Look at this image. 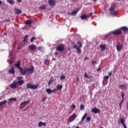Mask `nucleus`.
Wrapping results in <instances>:
<instances>
[{
    "mask_svg": "<svg viewBox=\"0 0 128 128\" xmlns=\"http://www.w3.org/2000/svg\"><path fill=\"white\" fill-rule=\"evenodd\" d=\"M14 66L18 70H19V72L22 76H26V72H28V74H32V72H34V66H31L30 68H20V61H17V62L14 64Z\"/></svg>",
    "mask_w": 128,
    "mask_h": 128,
    "instance_id": "f257e3e1",
    "label": "nucleus"
},
{
    "mask_svg": "<svg viewBox=\"0 0 128 128\" xmlns=\"http://www.w3.org/2000/svg\"><path fill=\"white\" fill-rule=\"evenodd\" d=\"M77 44H79V46H78V47H77L76 44H74L72 48L76 50L78 54H80L82 52L80 48L82 47V44L80 43V41L77 42Z\"/></svg>",
    "mask_w": 128,
    "mask_h": 128,
    "instance_id": "f03ea898",
    "label": "nucleus"
},
{
    "mask_svg": "<svg viewBox=\"0 0 128 128\" xmlns=\"http://www.w3.org/2000/svg\"><path fill=\"white\" fill-rule=\"evenodd\" d=\"M114 7L115 6L112 4L110 8V14L114 17L117 14L116 12L114 10Z\"/></svg>",
    "mask_w": 128,
    "mask_h": 128,
    "instance_id": "7ed1b4c3",
    "label": "nucleus"
},
{
    "mask_svg": "<svg viewBox=\"0 0 128 128\" xmlns=\"http://www.w3.org/2000/svg\"><path fill=\"white\" fill-rule=\"evenodd\" d=\"M38 86V84L36 85L30 82H29L26 84V88H30L31 90H36Z\"/></svg>",
    "mask_w": 128,
    "mask_h": 128,
    "instance_id": "20e7f679",
    "label": "nucleus"
},
{
    "mask_svg": "<svg viewBox=\"0 0 128 128\" xmlns=\"http://www.w3.org/2000/svg\"><path fill=\"white\" fill-rule=\"evenodd\" d=\"M28 102H30V100H28L27 101H24L23 102H22L20 104V108L21 110H22V108H24L28 104Z\"/></svg>",
    "mask_w": 128,
    "mask_h": 128,
    "instance_id": "39448f33",
    "label": "nucleus"
},
{
    "mask_svg": "<svg viewBox=\"0 0 128 128\" xmlns=\"http://www.w3.org/2000/svg\"><path fill=\"white\" fill-rule=\"evenodd\" d=\"M56 50L60 52L64 50V44H61L58 45V46L56 47Z\"/></svg>",
    "mask_w": 128,
    "mask_h": 128,
    "instance_id": "423d86ee",
    "label": "nucleus"
},
{
    "mask_svg": "<svg viewBox=\"0 0 128 128\" xmlns=\"http://www.w3.org/2000/svg\"><path fill=\"white\" fill-rule=\"evenodd\" d=\"M77 115L75 113H74L72 115L68 118V123L73 122V120L76 118Z\"/></svg>",
    "mask_w": 128,
    "mask_h": 128,
    "instance_id": "0eeeda50",
    "label": "nucleus"
},
{
    "mask_svg": "<svg viewBox=\"0 0 128 128\" xmlns=\"http://www.w3.org/2000/svg\"><path fill=\"white\" fill-rule=\"evenodd\" d=\"M122 33V32L120 30L116 29L115 30L112 32V34L114 36H118L121 34Z\"/></svg>",
    "mask_w": 128,
    "mask_h": 128,
    "instance_id": "6e6552de",
    "label": "nucleus"
},
{
    "mask_svg": "<svg viewBox=\"0 0 128 128\" xmlns=\"http://www.w3.org/2000/svg\"><path fill=\"white\" fill-rule=\"evenodd\" d=\"M17 83L16 80H14L10 84V88H17Z\"/></svg>",
    "mask_w": 128,
    "mask_h": 128,
    "instance_id": "1a4fd4ad",
    "label": "nucleus"
},
{
    "mask_svg": "<svg viewBox=\"0 0 128 128\" xmlns=\"http://www.w3.org/2000/svg\"><path fill=\"white\" fill-rule=\"evenodd\" d=\"M8 72L10 74H14L16 72V70H14V66H12L11 68L8 70Z\"/></svg>",
    "mask_w": 128,
    "mask_h": 128,
    "instance_id": "9d476101",
    "label": "nucleus"
},
{
    "mask_svg": "<svg viewBox=\"0 0 128 128\" xmlns=\"http://www.w3.org/2000/svg\"><path fill=\"white\" fill-rule=\"evenodd\" d=\"M28 48L32 52V50H34L36 48V46L34 44L30 45L28 46Z\"/></svg>",
    "mask_w": 128,
    "mask_h": 128,
    "instance_id": "9b49d317",
    "label": "nucleus"
},
{
    "mask_svg": "<svg viewBox=\"0 0 128 128\" xmlns=\"http://www.w3.org/2000/svg\"><path fill=\"white\" fill-rule=\"evenodd\" d=\"M56 0H48L49 5L54 6L56 5Z\"/></svg>",
    "mask_w": 128,
    "mask_h": 128,
    "instance_id": "f8f14e48",
    "label": "nucleus"
},
{
    "mask_svg": "<svg viewBox=\"0 0 128 128\" xmlns=\"http://www.w3.org/2000/svg\"><path fill=\"white\" fill-rule=\"evenodd\" d=\"M46 126V124L42 121L39 122L38 123V126L39 128H42V126Z\"/></svg>",
    "mask_w": 128,
    "mask_h": 128,
    "instance_id": "ddd939ff",
    "label": "nucleus"
},
{
    "mask_svg": "<svg viewBox=\"0 0 128 128\" xmlns=\"http://www.w3.org/2000/svg\"><path fill=\"white\" fill-rule=\"evenodd\" d=\"M100 112V109H98V108H94L92 109V112L94 114H98Z\"/></svg>",
    "mask_w": 128,
    "mask_h": 128,
    "instance_id": "4468645a",
    "label": "nucleus"
},
{
    "mask_svg": "<svg viewBox=\"0 0 128 128\" xmlns=\"http://www.w3.org/2000/svg\"><path fill=\"white\" fill-rule=\"evenodd\" d=\"M123 47V45L121 44H118L116 46V50L118 52H120L122 48Z\"/></svg>",
    "mask_w": 128,
    "mask_h": 128,
    "instance_id": "2eb2a0df",
    "label": "nucleus"
},
{
    "mask_svg": "<svg viewBox=\"0 0 128 128\" xmlns=\"http://www.w3.org/2000/svg\"><path fill=\"white\" fill-rule=\"evenodd\" d=\"M120 122L122 123V125L124 126V128H126V124H124L125 120L124 118H120Z\"/></svg>",
    "mask_w": 128,
    "mask_h": 128,
    "instance_id": "dca6fc26",
    "label": "nucleus"
},
{
    "mask_svg": "<svg viewBox=\"0 0 128 128\" xmlns=\"http://www.w3.org/2000/svg\"><path fill=\"white\" fill-rule=\"evenodd\" d=\"M120 30H122L124 32H126L128 31V28L126 26H122L120 28Z\"/></svg>",
    "mask_w": 128,
    "mask_h": 128,
    "instance_id": "f3484780",
    "label": "nucleus"
},
{
    "mask_svg": "<svg viewBox=\"0 0 128 128\" xmlns=\"http://www.w3.org/2000/svg\"><path fill=\"white\" fill-rule=\"evenodd\" d=\"M24 80H18V82L16 81V83L17 84H19L20 86H22L24 84Z\"/></svg>",
    "mask_w": 128,
    "mask_h": 128,
    "instance_id": "a211bd4d",
    "label": "nucleus"
},
{
    "mask_svg": "<svg viewBox=\"0 0 128 128\" xmlns=\"http://www.w3.org/2000/svg\"><path fill=\"white\" fill-rule=\"evenodd\" d=\"M127 88V86L126 84H120L119 86L120 89H124L126 90Z\"/></svg>",
    "mask_w": 128,
    "mask_h": 128,
    "instance_id": "6ab92c4d",
    "label": "nucleus"
},
{
    "mask_svg": "<svg viewBox=\"0 0 128 128\" xmlns=\"http://www.w3.org/2000/svg\"><path fill=\"white\" fill-rule=\"evenodd\" d=\"M106 44H100V48L102 50H104L106 48Z\"/></svg>",
    "mask_w": 128,
    "mask_h": 128,
    "instance_id": "aec40b11",
    "label": "nucleus"
},
{
    "mask_svg": "<svg viewBox=\"0 0 128 128\" xmlns=\"http://www.w3.org/2000/svg\"><path fill=\"white\" fill-rule=\"evenodd\" d=\"M33 20H26L25 22V24H32L33 22Z\"/></svg>",
    "mask_w": 128,
    "mask_h": 128,
    "instance_id": "412c9836",
    "label": "nucleus"
},
{
    "mask_svg": "<svg viewBox=\"0 0 128 128\" xmlns=\"http://www.w3.org/2000/svg\"><path fill=\"white\" fill-rule=\"evenodd\" d=\"M56 91H58V89H56V88H54L53 90H50V88H48V94H50V93H52V92H56Z\"/></svg>",
    "mask_w": 128,
    "mask_h": 128,
    "instance_id": "4be33fe9",
    "label": "nucleus"
},
{
    "mask_svg": "<svg viewBox=\"0 0 128 128\" xmlns=\"http://www.w3.org/2000/svg\"><path fill=\"white\" fill-rule=\"evenodd\" d=\"M22 14V10L20 9H18L15 11L16 14Z\"/></svg>",
    "mask_w": 128,
    "mask_h": 128,
    "instance_id": "5701e85b",
    "label": "nucleus"
},
{
    "mask_svg": "<svg viewBox=\"0 0 128 128\" xmlns=\"http://www.w3.org/2000/svg\"><path fill=\"white\" fill-rule=\"evenodd\" d=\"M87 116H88L87 113H84L83 116L82 117V120H81V123H82V122L86 118Z\"/></svg>",
    "mask_w": 128,
    "mask_h": 128,
    "instance_id": "b1692460",
    "label": "nucleus"
},
{
    "mask_svg": "<svg viewBox=\"0 0 128 128\" xmlns=\"http://www.w3.org/2000/svg\"><path fill=\"white\" fill-rule=\"evenodd\" d=\"M46 5H42L39 7V8L42 10H46Z\"/></svg>",
    "mask_w": 128,
    "mask_h": 128,
    "instance_id": "393cba45",
    "label": "nucleus"
},
{
    "mask_svg": "<svg viewBox=\"0 0 128 128\" xmlns=\"http://www.w3.org/2000/svg\"><path fill=\"white\" fill-rule=\"evenodd\" d=\"M8 101L6 100H4L2 102H0V106H2V104H6Z\"/></svg>",
    "mask_w": 128,
    "mask_h": 128,
    "instance_id": "a878e982",
    "label": "nucleus"
},
{
    "mask_svg": "<svg viewBox=\"0 0 128 128\" xmlns=\"http://www.w3.org/2000/svg\"><path fill=\"white\" fill-rule=\"evenodd\" d=\"M56 88H58V90H62V86L60 85V84H57L56 86Z\"/></svg>",
    "mask_w": 128,
    "mask_h": 128,
    "instance_id": "bb28decb",
    "label": "nucleus"
},
{
    "mask_svg": "<svg viewBox=\"0 0 128 128\" xmlns=\"http://www.w3.org/2000/svg\"><path fill=\"white\" fill-rule=\"evenodd\" d=\"M87 17H88L87 16L83 14V15L81 16L80 18L82 20H85Z\"/></svg>",
    "mask_w": 128,
    "mask_h": 128,
    "instance_id": "cd10ccee",
    "label": "nucleus"
},
{
    "mask_svg": "<svg viewBox=\"0 0 128 128\" xmlns=\"http://www.w3.org/2000/svg\"><path fill=\"white\" fill-rule=\"evenodd\" d=\"M28 35H26L24 38V42H26V40H28Z\"/></svg>",
    "mask_w": 128,
    "mask_h": 128,
    "instance_id": "c85d7f7f",
    "label": "nucleus"
},
{
    "mask_svg": "<svg viewBox=\"0 0 128 128\" xmlns=\"http://www.w3.org/2000/svg\"><path fill=\"white\" fill-rule=\"evenodd\" d=\"M78 10H77L72 12V15L74 16L76 14H77V12H78Z\"/></svg>",
    "mask_w": 128,
    "mask_h": 128,
    "instance_id": "c756f323",
    "label": "nucleus"
},
{
    "mask_svg": "<svg viewBox=\"0 0 128 128\" xmlns=\"http://www.w3.org/2000/svg\"><path fill=\"white\" fill-rule=\"evenodd\" d=\"M66 79V76L64 75H61L60 76V80H64Z\"/></svg>",
    "mask_w": 128,
    "mask_h": 128,
    "instance_id": "7c9ffc66",
    "label": "nucleus"
},
{
    "mask_svg": "<svg viewBox=\"0 0 128 128\" xmlns=\"http://www.w3.org/2000/svg\"><path fill=\"white\" fill-rule=\"evenodd\" d=\"M7 2L8 4H14V2L12 0H8Z\"/></svg>",
    "mask_w": 128,
    "mask_h": 128,
    "instance_id": "2f4dec72",
    "label": "nucleus"
},
{
    "mask_svg": "<svg viewBox=\"0 0 128 128\" xmlns=\"http://www.w3.org/2000/svg\"><path fill=\"white\" fill-rule=\"evenodd\" d=\"M109 78V76L106 75V76H104V77H103V78L104 80H108Z\"/></svg>",
    "mask_w": 128,
    "mask_h": 128,
    "instance_id": "473e14b6",
    "label": "nucleus"
},
{
    "mask_svg": "<svg viewBox=\"0 0 128 128\" xmlns=\"http://www.w3.org/2000/svg\"><path fill=\"white\" fill-rule=\"evenodd\" d=\"M38 50L40 52H44V48L43 47L40 46V47H38Z\"/></svg>",
    "mask_w": 128,
    "mask_h": 128,
    "instance_id": "72a5a7b5",
    "label": "nucleus"
},
{
    "mask_svg": "<svg viewBox=\"0 0 128 128\" xmlns=\"http://www.w3.org/2000/svg\"><path fill=\"white\" fill-rule=\"evenodd\" d=\"M84 105H83V104H81L80 106V110H84Z\"/></svg>",
    "mask_w": 128,
    "mask_h": 128,
    "instance_id": "f704fd0d",
    "label": "nucleus"
},
{
    "mask_svg": "<svg viewBox=\"0 0 128 128\" xmlns=\"http://www.w3.org/2000/svg\"><path fill=\"white\" fill-rule=\"evenodd\" d=\"M8 100H14V102H16V98H10L8 99Z\"/></svg>",
    "mask_w": 128,
    "mask_h": 128,
    "instance_id": "c9c22d12",
    "label": "nucleus"
},
{
    "mask_svg": "<svg viewBox=\"0 0 128 128\" xmlns=\"http://www.w3.org/2000/svg\"><path fill=\"white\" fill-rule=\"evenodd\" d=\"M36 39V37L34 36H33L31 38L30 40V42H34V40Z\"/></svg>",
    "mask_w": 128,
    "mask_h": 128,
    "instance_id": "e433bc0d",
    "label": "nucleus"
},
{
    "mask_svg": "<svg viewBox=\"0 0 128 128\" xmlns=\"http://www.w3.org/2000/svg\"><path fill=\"white\" fill-rule=\"evenodd\" d=\"M124 92H122V94H121V96L122 98V100H124Z\"/></svg>",
    "mask_w": 128,
    "mask_h": 128,
    "instance_id": "4c0bfd02",
    "label": "nucleus"
},
{
    "mask_svg": "<svg viewBox=\"0 0 128 128\" xmlns=\"http://www.w3.org/2000/svg\"><path fill=\"white\" fill-rule=\"evenodd\" d=\"M84 78H90V76H88L86 74V72L84 73Z\"/></svg>",
    "mask_w": 128,
    "mask_h": 128,
    "instance_id": "58836bf2",
    "label": "nucleus"
},
{
    "mask_svg": "<svg viewBox=\"0 0 128 128\" xmlns=\"http://www.w3.org/2000/svg\"><path fill=\"white\" fill-rule=\"evenodd\" d=\"M70 108L73 110H74L76 108V106L74 105V104H72V105L70 106Z\"/></svg>",
    "mask_w": 128,
    "mask_h": 128,
    "instance_id": "ea45409f",
    "label": "nucleus"
},
{
    "mask_svg": "<svg viewBox=\"0 0 128 128\" xmlns=\"http://www.w3.org/2000/svg\"><path fill=\"white\" fill-rule=\"evenodd\" d=\"M92 14H93V12H90L88 14L87 16H88V18H90Z\"/></svg>",
    "mask_w": 128,
    "mask_h": 128,
    "instance_id": "a19ab883",
    "label": "nucleus"
},
{
    "mask_svg": "<svg viewBox=\"0 0 128 128\" xmlns=\"http://www.w3.org/2000/svg\"><path fill=\"white\" fill-rule=\"evenodd\" d=\"M90 119H91V117H87L86 120L88 122H90Z\"/></svg>",
    "mask_w": 128,
    "mask_h": 128,
    "instance_id": "79ce46f5",
    "label": "nucleus"
},
{
    "mask_svg": "<svg viewBox=\"0 0 128 128\" xmlns=\"http://www.w3.org/2000/svg\"><path fill=\"white\" fill-rule=\"evenodd\" d=\"M124 102V100H122V101L119 103V106H122Z\"/></svg>",
    "mask_w": 128,
    "mask_h": 128,
    "instance_id": "37998d69",
    "label": "nucleus"
},
{
    "mask_svg": "<svg viewBox=\"0 0 128 128\" xmlns=\"http://www.w3.org/2000/svg\"><path fill=\"white\" fill-rule=\"evenodd\" d=\"M97 64L96 62H95V61H92V66H94V64Z\"/></svg>",
    "mask_w": 128,
    "mask_h": 128,
    "instance_id": "c03bdc74",
    "label": "nucleus"
},
{
    "mask_svg": "<svg viewBox=\"0 0 128 128\" xmlns=\"http://www.w3.org/2000/svg\"><path fill=\"white\" fill-rule=\"evenodd\" d=\"M22 78H24L23 76H20L18 78V80H22Z\"/></svg>",
    "mask_w": 128,
    "mask_h": 128,
    "instance_id": "a18cd8bd",
    "label": "nucleus"
},
{
    "mask_svg": "<svg viewBox=\"0 0 128 128\" xmlns=\"http://www.w3.org/2000/svg\"><path fill=\"white\" fill-rule=\"evenodd\" d=\"M46 97L44 96V97L42 98V102H46Z\"/></svg>",
    "mask_w": 128,
    "mask_h": 128,
    "instance_id": "49530a36",
    "label": "nucleus"
},
{
    "mask_svg": "<svg viewBox=\"0 0 128 128\" xmlns=\"http://www.w3.org/2000/svg\"><path fill=\"white\" fill-rule=\"evenodd\" d=\"M108 74L109 76H111L112 74V72L111 71V72H108Z\"/></svg>",
    "mask_w": 128,
    "mask_h": 128,
    "instance_id": "de8ad7c7",
    "label": "nucleus"
},
{
    "mask_svg": "<svg viewBox=\"0 0 128 128\" xmlns=\"http://www.w3.org/2000/svg\"><path fill=\"white\" fill-rule=\"evenodd\" d=\"M100 70H101V68L99 67V68L96 70V71L98 72H100Z\"/></svg>",
    "mask_w": 128,
    "mask_h": 128,
    "instance_id": "09e8293b",
    "label": "nucleus"
},
{
    "mask_svg": "<svg viewBox=\"0 0 128 128\" xmlns=\"http://www.w3.org/2000/svg\"><path fill=\"white\" fill-rule=\"evenodd\" d=\"M4 22H10V20H4Z\"/></svg>",
    "mask_w": 128,
    "mask_h": 128,
    "instance_id": "8fccbe9b",
    "label": "nucleus"
},
{
    "mask_svg": "<svg viewBox=\"0 0 128 128\" xmlns=\"http://www.w3.org/2000/svg\"><path fill=\"white\" fill-rule=\"evenodd\" d=\"M17 2H19V4H20V3L22 2V0H17Z\"/></svg>",
    "mask_w": 128,
    "mask_h": 128,
    "instance_id": "3c124183",
    "label": "nucleus"
},
{
    "mask_svg": "<svg viewBox=\"0 0 128 128\" xmlns=\"http://www.w3.org/2000/svg\"><path fill=\"white\" fill-rule=\"evenodd\" d=\"M88 60V57L84 58V61H86V60Z\"/></svg>",
    "mask_w": 128,
    "mask_h": 128,
    "instance_id": "603ef678",
    "label": "nucleus"
},
{
    "mask_svg": "<svg viewBox=\"0 0 128 128\" xmlns=\"http://www.w3.org/2000/svg\"><path fill=\"white\" fill-rule=\"evenodd\" d=\"M126 108H127V110H128V102L126 103Z\"/></svg>",
    "mask_w": 128,
    "mask_h": 128,
    "instance_id": "864d4df0",
    "label": "nucleus"
},
{
    "mask_svg": "<svg viewBox=\"0 0 128 128\" xmlns=\"http://www.w3.org/2000/svg\"><path fill=\"white\" fill-rule=\"evenodd\" d=\"M46 92H48V88H47L46 90Z\"/></svg>",
    "mask_w": 128,
    "mask_h": 128,
    "instance_id": "5fc2aeb1",
    "label": "nucleus"
},
{
    "mask_svg": "<svg viewBox=\"0 0 128 128\" xmlns=\"http://www.w3.org/2000/svg\"><path fill=\"white\" fill-rule=\"evenodd\" d=\"M2 4V2L1 0H0V6H1Z\"/></svg>",
    "mask_w": 128,
    "mask_h": 128,
    "instance_id": "6e6d98bb",
    "label": "nucleus"
},
{
    "mask_svg": "<svg viewBox=\"0 0 128 128\" xmlns=\"http://www.w3.org/2000/svg\"><path fill=\"white\" fill-rule=\"evenodd\" d=\"M70 50V48H69V47H68V50Z\"/></svg>",
    "mask_w": 128,
    "mask_h": 128,
    "instance_id": "4d7b16f0",
    "label": "nucleus"
},
{
    "mask_svg": "<svg viewBox=\"0 0 128 128\" xmlns=\"http://www.w3.org/2000/svg\"><path fill=\"white\" fill-rule=\"evenodd\" d=\"M90 1H94V2H96V0H90Z\"/></svg>",
    "mask_w": 128,
    "mask_h": 128,
    "instance_id": "13d9d810",
    "label": "nucleus"
},
{
    "mask_svg": "<svg viewBox=\"0 0 128 128\" xmlns=\"http://www.w3.org/2000/svg\"><path fill=\"white\" fill-rule=\"evenodd\" d=\"M50 84V80L49 81L48 84Z\"/></svg>",
    "mask_w": 128,
    "mask_h": 128,
    "instance_id": "bf43d9fd",
    "label": "nucleus"
},
{
    "mask_svg": "<svg viewBox=\"0 0 128 128\" xmlns=\"http://www.w3.org/2000/svg\"><path fill=\"white\" fill-rule=\"evenodd\" d=\"M76 128H80V127H78V126H76Z\"/></svg>",
    "mask_w": 128,
    "mask_h": 128,
    "instance_id": "052dcab7",
    "label": "nucleus"
},
{
    "mask_svg": "<svg viewBox=\"0 0 128 128\" xmlns=\"http://www.w3.org/2000/svg\"><path fill=\"white\" fill-rule=\"evenodd\" d=\"M120 109L122 108V106H120Z\"/></svg>",
    "mask_w": 128,
    "mask_h": 128,
    "instance_id": "680f3d73",
    "label": "nucleus"
},
{
    "mask_svg": "<svg viewBox=\"0 0 128 128\" xmlns=\"http://www.w3.org/2000/svg\"><path fill=\"white\" fill-rule=\"evenodd\" d=\"M4 34H6V33H4Z\"/></svg>",
    "mask_w": 128,
    "mask_h": 128,
    "instance_id": "e2e57ef3",
    "label": "nucleus"
},
{
    "mask_svg": "<svg viewBox=\"0 0 128 128\" xmlns=\"http://www.w3.org/2000/svg\"><path fill=\"white\" fill-rule=\"evenodd\" d=\"M100 128H104L103 127H100Z\"/></svg>",
    "mask_w": 128,
    "mask_h": 128,
    "instance_id": "0e129e2a",
    "label": "nucleus"
},
{
    "mask_svg": "<svg viewBox=\"0 0 128 128\" xmlns=\"http://www.w3.org/2000/svg\"><path fill=\"white\" fill-rule=\"evenodd\" d=\"M26 108L25 110H26Z\"/></svg>",
    "mask_w": 128,
    "mask_h": 128,
    "instance_id": "69168bd1",
    "label": "nucleus"
},
{
    "mask_svg": "<svg viewBox=\"0 0 128 128\" xmlns=\"http://www.w3.org/2000/svg\"><path fill=\"white\" fill-rule=\"evenodd\" d=\"M26 108L25 110H26Z\"/></svg>",
    "mask_w": 128,
    "mask_h": 128,
    "instance_id": "338daca9",
    "label": "nucleus"
},
{
    "mask_svg": "<svg viewBox=\"0 0 128 128\" xmlns=\"http://www.w3.org/2000/svg\"><path fill=\"white\" fill-rule=\"evenodd\" d=\"M26 108L25 110H26Z\"/></svg>",
    "mask_w": 128,
    "mask_h": 128,
    "instance_id": "774afa93",
    "label": "nucleus"
}]
</instances>
